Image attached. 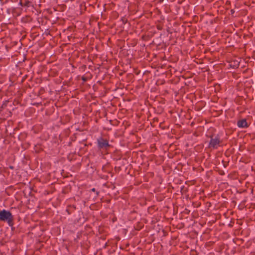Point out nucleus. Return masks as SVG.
I'll return each instance as SVG.
<instances>
[{
  "label": "nucleus",
  "mask_w": 255,
  "mask_h": 255,
  "mask_svg": "<svg viewBox=\"0 0 255 255\" xmlns=\"http://www.w3.org/2000/svg\"><path fill=\"white\" fill-rule=\"evenodd\" d=\"M0 220L6 221L9 226H12L13 217L9 211L3 210L0 211Z\"/></svg>",
  "instance_id": "obj_1"
},
{
  "label": "nucleus",
  "mask_w": 255,
  "mask_h": 255,
  "mask_svg": "<svg viewBox=\"0 0 255 255\" xmlns=\"http://www.w3.org/2000/svg\"><path fill=\"white\" fill-rule=\"evenodd\" d=\"M98 147L100 149H107L110 146L108 140L100 137L97 139Z\"/></svg>",
  "instance_id": "obj_2"
},
{
  "label": "nucleus",
  "mask_w": 255,
  "mask_h": 255,
  "mask_svg": "<svg viewBox=\"0 0 255 255\" xmlns=\"http://www.w3.org/2000/svg\"><path fill=\"white\" fill-rule=\"evenodd\" d=\"M221 142V141L220 140L219 137L216 136L215 138H213V136H211V140L209 142V147L216 149L219 146Z\"/></svg>",
  "instance_id": "obj_3"
},
{
  "label": "nucleus",
  "mask_w": 255,
  "mask_h": 255,
  "mask_svg": "<svg viewBox=\"0 0 255 255\" xmlns=\"http://www.w3.org/2000/svg\"><path fill=\"white\" fill-rule=\"evenodd\" d=\"M237 125L239 128L248 127V125L246 119L239 120L237 123Z\"/></svg>",
  "instance_id": "obj_4"
},
{
  "label": "nucleus",
  "mask_w": 255,
  "mask_h": 255,
  "mask_svg": "<svg viewBox=\"0 0 255 255\" xmlns=\"http://www.w3.org/2000/svg\"><path fill=\"white\" fill-rule=\"evenodd\" d=\"M20 3L22 6H30V1L28 0L25 1L24 2H23V0H20Z\"/></svg>",
  "instance_id": "obj_5"
},
{
  "label": "nucleus",
  "mask_w": 255,
  "mask_h": 255,
  "mask_svg": "<svg viewBox=\"0 0 255 255\" xmlns=\"http://www.w3.org/2000/svg\"><path fill=\"white\" fill-rule=\"evenodd\" d=\"M82 79L83 81H85L86 80V79L84 77L82 78Z\"/></svg>",
  "instance_id": "obj_6"
},
{
  "label": "nucleus",
  "mask_w": 255,
  "mask_h": 255,
  "mask_svg": "<svg viewBox=\"0 0 255 255\" xmlns=\"http://www.w3.org/2000/svg\"><path fill=\"white\" fill-rule=\"evenodd\" d=\"M92 191H93V192L95 191V188H93L92 189Z\"/></svg>",
  "instance_id": "obj_7"
}]
</instances>
